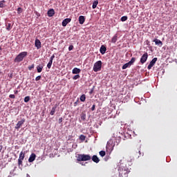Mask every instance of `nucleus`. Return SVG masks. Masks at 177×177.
Listing matches in <instances>:
<instances>
[{"label":"nucleus","mask_w":177,"mask_h":177,"mask_svg":"<svg viewBox=\"0 0 177 177\" xmlns=\"http://www.w3.org/2000/svg\"><path fill=\"white\" fill-rule=\"evenodd\" d=\"M98 3H99V1L97 0L94 1L92 6L93 9H96V6H97Z\"/></svg>","instance_id":"aec40b11"},{"label":"nucleus","mask_w":177,"mask_h":177,"mask_svg":"<svg viewBox=\"0 0 177 177\" xmlns=\"http://www.w3.org/2000/svg\"><path fill=\"white\" fill-rule=\"evenodd\" d=\"M26 56H27V52L26 51L21 52L14 59L15 63H20V62H23Z\"/></svg>","instance_id":"f257e3e1"},{"label":"nucleus","mask_w":177,"mask_h":177,"mask_svg":"<svg viewBox=\"0 0 177 177\" xmlns=\"http://www.w3.org/2000/svg\"><path fill=\"white\" fill-rule=\"evenodd\" d=\"M0 75H1V71H0Z\"/></svg>","instance_id":"5fc2aeb1"},{"label":"nucleus","mask_w":177,"mask_h":177,"mask_svg":"<svg viewBox=\"0 0 177 177\" xmlns=\"http://www.w3.org/2000/svg\"><path fill=\"white\" fill-rule=\"evenodd\" d=\"M153 41L155 42L156 45H158V46H160V48L162 46V41H161V40L156 39Z\"/></svg>","instance_id":"ddd939ff"},{"label":"nucleus","mask_w":177,"mask_h":177,"mask_svg":"<svg viewBox=\"0 0 177 177\" xmlns=\"http://www.w3.org/2000/svg\"><path fill=\"white\" fill-rule=\"evenodd\" d=\"M118 177H122V172H121V169L119 170V176Z\"/></svg>","instance_id":"79ce46f5"},{"label":"nucleus","mask_w":177,"mask_h":177,"mask_svg":"<svg viewBox=\"0 0 177 177\" xmlns=\"http://www.w3.org/2000/svg\"><path fill=\"white\" fill-rule=\"evenodd\" d=\"M79 22H80V24H84V23L85 22V17L80 16L79 17Z\"/></svg>","instance_id":"dca6fc26"},{"label":"nucleus","mask_w":177,"mask_h":177,"mask_svg":"<svg viewBox=\"0 0 177 177\" xmlns=\"http://www.w3.org/2000/svg\"><path fill=\"white\" fill-rule=\"evenodd\" d=\"M71 21V18H66V19H64L62 23V26L66 27V26H67V24L68 23H70Z\"/></svg>","instance_id":"6e6552de"},{"label":"nucleus","mask_w":177,"mask_h":177,"mask_svg":"<svg viewBox=\"0 0 177 177\" xmlns=\"http://www.w3.org/2000/svg\"><path fill=\"white\" fill-rule=\"evenodd\" d=\"M73 49H74V46L73 45L69 46L68 50L71 51V50H73Z\"/></svg>","instance_id":"f704fd0d"},{"label":"nucleus","mask_w":177,"mask_h":177,"mask_svg":"<svg viewBox=\"0 0 177 177\" xmlns=\"http://www.w3.org/2000/svg\"><path fill=\"white\" fill-rule=\"evenodd\" d=\"M77 161H88L89 155L78 154L77 157Z\"/></svg>","instance_id":"7ed1b4c3"},{"label":"nucleus","mask_w":177,"mask_h":177,"mask_svg":"<svg viewBox=\"0 0 177 177\" xmlns=\"http://www.w3.org/2000/svg\"><path fill=\"white\" fill-rule=\"evenodd\" d=\"M106 50H107V48L105 47L104 45H102L100 48V52L101 55H104V53H106Z\"/></svg>","instance_id":"f8f14e48"},{"label":"nucleus","mask_w":177,"mask_h":177,"mask_svg":"<svg viewBox=\"0 0 177 177\" xmlns=\"http://www.w3.org/2000/svg\"><path fill=\"white\" fill-rule=\"evenodd\" d=\"M41 80V75H39L37 76L36 78H35V81H39Z\"/></svg>","instance_id":"ea45409f"},{"label":"nucleus","mask_w":177,"mask_h":177,"mask_svg":"<svg viewBox=\"0 0 177 177\" xmlns=\"http://www.w3.org/2000/svg\"><path fill=\"white\" fill-rule=\"evenodd\" d=\"M35 45L37 48V49H41V41L38 39H35Z\"/></svg>","instance_id":"9b49d317"},{"label":"nucleus","mask_w":177,"mask_h":177,"mask_svg":"<svg viewBox=\"0 0 177 177\" xmlns=\"http://www.w3.org/2000/svg\"><path fill=\"white\" fill-rule=\"evenodd\" d=\"M24 102L25 103H28V102H30V96L25 97Z\"/></svg>","instance_id":"cd10ccee"},{"label":"nucleus","mask_w":177,"mask_h":177,"mask_svg":"<svg viewBox=\"0 0 177 177\" xmlns=\"http://www.w3.org/2000/svg\"><path fill=\"white\" fill-rule=\"evenodd\" d=\"M85 99H86V97L85 95L83 94L82 95H81L80 97L81 102H85Z\"/></svg>","instance_id":"a878e982"},{"label":"nucleus","mask_w":177,"mask_h":177,"mask_svg":"<svg viewBox=\"0 0 177 177\" xmlns=\"http://www.w3.org/2000/svg\"><path fill=\"white\" fill-rule=\"evenodd\" d=\"M53 59H55V54H53L50 58V62H53Z\"/></svg>","instance_id":"4c0bfd02"},{"label":"nucleus","mask_w":177,"mask_h":177,"mask_svg":"<svg viewBox=\"0 0 177 177\" xmlns=\"http://www.w3.org/2000/svg\"><path fill=\"white\" fill-rule=\"evenodd\" d=\"M57 106H53L50 113V115H55V113L56 112Z\"/></svg>","instance_id":"412c9836"},{"label":"nucleus","mask_w":177,"mask_h":177,"mask_svg":"<svg viewBox=\"0 0 177 177\" xmlns=\"http://www.w3.org/2000/svg\"><path fill=\"white\" fill-rule=\"evenodd\" d=\"M124 175H128V171H126V172L124 173Z\"/></svg>","instance_id":"3c124183"},{"label":"nucleus","mask_w":177,"mask_h":177,"mask_svg":"<svg viewBox=\"0 0 177 177\" xmlns=\"http://www.w3.org/2000/svg\"><path fill=\"white\" fill-rule=\"evenodd\" d=\"M6 30H8V31H10L11 28H10V24H8L7 27H6Z\"/></svg>","instance_id":"72a5a7b5"},{"label":"nucleus","mask_w":177,"mask_h":177,"mask_svg":"<svg viewBox=\"0 0 177 177\" xmlns=\"http://www.w3.org/2000/svg\"><path fill=\"white\" fill-rule=\"evenodd\" d=\"M0 50H2V48H1V46H0Z\"/></svg>","instance_id":"864d4df0"},{"label":"nucleus","mask_w":177,"mask_h":177,"mask_svg":"<svg viewBox=\"0 0 177 177\" xmlns=\"http://www.w3.org/2000/svg\"><path fill=\"white\" fill-rule=\"evenodd\" d=\"M42 68H44V66L39 64L37 66V73H41Z\"/></svg>","instance_id":"f3484780"},{"label":"nucleus","mask_w":177,"mask_h":177,"mask_svg":"<svg viewBox=\"0 0 177 177\" xmlns=\"http://www.w3.org/2000/svg\"><path fill=\"white\" fill-rule=\"evenodd\" d=\"M14 93L15 95H17L19 93V91L17 90L14 91Z\"/></svg>","instance_id":"37998d69"},{"label":"nucleus","mask_w":177,"mask_h":177,"mask_svg":"<svg viewBox=\"0 0 177 177\" xmlns=\"http://www.w3.org/2000/svg\"><path fill=\"white\" fill-rule=\"evenodd\" d=\"M81 118H82V120H85L86 118V115H85L84 113L82 114Z\"/></svg>","instance_id":"c9c22d12"},{"label":"nucleus","mask_w":177,"mask_h":177,"mask_svg":"<svg viewBox=\"0 0 177 177\" xmlns=\"http://www.w3.org/2000/svg\"><path fill=\"white\" fill-rule=\"evenodd\" d=\"M136 60V58L132 57L131 60L129 62V63L132 66V64L135 63Z\"/></svg>","instance_id":"5701e85b"},{"label":"nucleus","mask_w":177,"mask_h":177,"mask_svg":"<svg viewBox=\"0 0 177 177\" xmlns=\"http://www.w3.org/2000/svg\"><path fill=\"white\" fill-rule=\"evenodd\" d=\"M3 47H4V48H8V43L5 44L3 45Z\"/></svg>","instance_id":"49530a36"},{"label":"nucleus","mask_w":177,"mask_h":177,"mask_svg":"<svg viewBox=\"0 0 177 177\" xmlns=\"http://www.w3.org/2000/svg\"><path fill=\"white\" fill-rule=\"evenodd\" d=\"M90 93H93V88L91 90Z\"/></svg>","instance_id":"de8ad7c7"},{"label":"nucleus","mask_w":177,"mask_h":177,"mask_svg":"<svg viewBox=\"0 0 177 177\" xmlns=\"http://www.w3.org/2000/svg\"><path fill=\"white\" fill-rule=\"evenodd\" d=\"M92 161H93L94 162H95L96 164H97L99 162V161H100V160L99 159V158L97 157V156L94 155L92 157Z\"/></svg>","instance_id":"4468645a"},{"label":"nucleus","mask_w":177,"mask_h":177,"mask_svg":"<svg viewBox=\"0 0 177 177\" xmlns=\"http://www.w3.org/2000/svg\"><path fill=\"white\" fill-rule=\"evenodd\" d=\"M131 65L130 64V63L128 62V63L124 64V65L122 66V70H125V69L128 68V67H131Z\"/></svg>","instance_id":"a211bd4d"},{"label":"nucleus","mask_w":177,"mask_h":177,"mask_svg":"<svg viewBox=\"0 0 177 177\" xmlns=\"http://www.w3.org/2000/svg\"><path fill=\"white\" fill-rule=\"evenodd\" d=\"M5 1L4 0H2L0 1V8H4L5 7Z\"/></svg>","instance_id":"393cba45"},{"label":"nucleus","mask_w":177,"mask_h":177,"mask_svg":"<svg viewBox=\"0 0 177 177\" xmlns=\"http://www.w3.org/2000/svg\"><path fill=\"white\" fill-rule=\"evenodd\" d=\"M128 20V17L123 16L121 17V21H127Z\"/></svg>","instance_id":"bb28decb"},{"label":"nucleus","mask_w":177,"mask_h":177,"mask_svg":"<svg viewBox=\"0 0 177 177\" xmlns=\"http://www.w3.org/2000/svg\"><path fill=\"white\" fill-rule=\"evenodd\" d=\"M9 97H10V99H15V98L16 97V96H15V95H13V94H10V95H9Z\"/></svg>","instance_id":"e433bc0d"},{"label":"nucleus","mask_w":177,"mask_h":177,"mask_svg":"<svg viewBox=\"0 0 177 177\" xmlns=\"http://www.w3.org/2000/svg\"><path fill=\"white\" fill-rule=\"evenodd\" d=\"M37 158V155L35 153H31L28 158V162H32L35 161V158Z\"/></svg>","instance_id":"1a4fd4ad"},{"label":"nucleus","mask_w":177,"mask_h":177,"mask_svg":"<svg viewBox=\"0 0 177 177\" xmlns=\"http://www.w3.org/2000/svg\"><path fill=\"white\" fill-rule=\"evenodd\" d=\"M113 144V140H110L108 141L107 145H106V149H111V145Z\"/></svg>","instance_id":"6ab92c4d"},{"label":"nucleus","mask_w":177,"mask_h":177,"mask_svg":"<svg viewBox=\"0 0 177 177\" xmlns=\"http://www.w3.org/2000/svg\"><path fill=\"white\" fill-rule=\"evenodd\" d=\"M99 154H100V156L101 157H104V156H106V151H100L99 152Z\"/></svg>","instance_id":"b1692460"},{"label":"nucleus","mask_w":177,"mask_h":177,"mask_svg":"<svg viewBox=\"0 0 177 177\" xmlns=\"http://www.w3.org/2000/svg\"><path fill=\"white\" fill-rule=\"evenodd\" d=\"M58 122H59V124H62V122H63V118H59Z\"/></svg>","instance_id":"a19ab883"},{"label":"nucleus","mask_w":177,"mask_h":177,"mask_svg":"<svg viewBox=\"0 0 177 177\" xmlns=\"http://www.w3.org/2000/svg\"><path fill=\"white\" fill-rule=\"evenodd\" d=\"M26 177H31V176H30V174H26Z\"/></svg>","instance_id":"8fccbe9b"},{"label":"nucleus","mask_w":177,"mask_h":177,"mask_svg":"<svg viewBox=\"0 0 177 177\" xmlns=\"http://www.w3.org/2000/svg\"><path fill=\"white\" fill-rule=\"evenodd\" d=\"M80 140H82L84 142V140H85V139H86V137L84 135H80Z\"/></svg>","instance_id":"7c9ffc66"},{"label":"nucleus","mask_w":177,"mask_h":177,"mask_svg":"<svg viewBox=\"0 0 177 177\" xmlns=\"http://www.w3.org/2000/svg\"><path fill=\"white\" fill-rule=\"evenodd\" d=\"M158 58L155 57L153 58L149 63V64L147 66L148 70H151V68L153 67V66H154V64H156V63L157 62Z\"/></svg>","instance_id":"0eeeda50"},{"label":"nucleus","mask_w":177,"mask_h":177,"mask_svg":"<svg viewBox=\"0 0 177 177\" xmlns=\"http://www.w3.org/2000/svg\"><path fill=\"white\" fill-rule=\"evenodd\" d=\"M34 67H35V65H34V64H32L31 66H29L28 67V70H30V71H31V70H32V68H34Z\"/></svg>","instance_id":"2f4dec72"},{"label":"nucleus","mask_w":177,"mask_h":177,"mask_svg":"<svg viewBox=\"0 0 177 177\" xmlns=\"http://www.w3.org/2000/svg\"><path fill=\"white\" fill-rule=\"evenodd\" d=\"M112 147H114V145H113H113H111V149L112 148Z\"/></svg>","instance_id":"603ef678"},{"label":"nucleus","mask_w":177,"mask_h":177,"mask_svg":"<svg viewBox=\"0 0 177 177\" xmlns=\"http://www.w3.org/2000/svg\"><path fill=\"white\" fill-rule=\"evenodd\" d=\"M47 15L48 17H53V16H55V10L53 8L50 9L47 12Z\"/></svg>","instance_id":"9d476101"},{"label":"nucleus","mask_w":177,"mask_h":177,"mask_svg":"<svg viewBox=\"0 0 177 177\" xmlns=\"http://www.w3.org/2000/svg\"><path fill=\"white\" fill-rule=\"evenodd\" d=\"M23 12V8H17V14L18 15H20V13H21Z\"/></svg>","instance_id":"c85d7f7f"},{"label":"nucleus","mask_w":177,"mask_h":177,"mask_svg":"<svg viewBox=\"0 0 177 177\" xmlns=\"http://www.w3.org/2000/svg\"><path fill=\"white\" fill-rule=\"evenodd\" d=\"M25 157H26V153L21 151L19 154V158L18 159L19 168H21V167H23V160H24Z\"/></svg>","instance_id":"f03ea898"},{"label":"nucleus","mask_w":177,"mask_h":177,"mask_svg":"<svg viewBox=\"0 0 177 177\" xmlns=\"http://www.w3.org/2000/svg\"><path fill=\"white\" fill-rule=\"evenodd\" d=\"M8 77L10 80H12L13 78V73H9Z\"/></svg>","instance_id":"58836bf2"},{"label":"nucleus","mask_w":177,"mask_h":177,"mask_svg":"<svg viewBox=\"0 0 177 177\" xmlns=\"http://www.w3.org/2000/svg\"><path fill=\"white\" fill-rule=\"evenodd\" d=\"M24 122H26V119L24 118L21 120L20 121H18L15 126V129H20V128L23 127V124H24Z\"/></svg>","instance_id":"39448f33"},{"label":"nucleus","mask_w":177,"mask_h":177,"mask_svg":"<svg viewBox=\"0 0 177 177\" xmlns=\"http://www.w3.org/2000/svg\"><path fill=\"white\" fill-rule=\"evenodd\" d=\"M117 38H118L117 35H114V36L113 37V38L111 39V42H112L113 44H115V42H117V39H118Z\"/></svg>","instance_id":"4be33fe9"},{"label":"nucleus","mask_w":177,"mask_h":177,"mask_svg":"<svg viewBox=\"0 0 177 177\" xmlns=\"http://www.w3.org/2000/svg\"><path fill=\"white\" fill-rule=\"evenodd\" d=\"M73 74H80L81 73V69L78 68H74L72 71Z\"/></svg>","instance_id":"2eb2a0df"},{"label":"nucleus","mask_w":177,"mask_h":177,"mask_svg":"<svg viewBox=\"0 0 177 177\" xmlns=\"http://www.w3.org/2000/svg\"><path fill=\"white\" fill-rule=\"evenodd\" d=\"M95 105H93V106H92V107H91V110H92V111H93L95 110Z\"/></svg>","instance_id":"c03bdc74"},{"label":"nucleus","mask_w":177,"mask_h":177,"mask_svg":"<svg viewBox=\"0 0 177 177\" xmlns=\"http://www.w3.org/2000/svg\"><path fill=\"white\" fill-rule=\"evenodd\" d=\"M53 63V62L52 61H49V62L47 64V67L48 68H50V67H52V64Z\"/></svg>","instance_id":"c756f323"},{"label":"nucleus","mask_w":177,"mask_h":177,"mask_svg":"<svg viewBox=\"0 0 177 177\" xmlns=\"http://www.w3.org/2000/svg\"><path fill=\"white\" fill-rule=\"evenodd\" d=\"M138 153L140 156H143V153H142V151H140V150H138Z\"/></svg>","instance_id":"a18cd8bd"},{"label":"nucleus","mask_w":177,"mask_h":177,"mask_svg":"<svg viewBox=\"0 0 177 177\" xmlns=\"http://www.w3.org/2000/svg\"><path fill=\"white\" fill-rule=\"evenodd\" d=\"M2 147H3L2 145H1L0 146V153H1V150H2Z\"/></svg>","instance_id":"09e8293b"},{"label":"nucleus","mask_w":177,"mask_h":177,"mask_svg":"<svg viewBox=\"0 0 177 177\" xmlns=\"http://www.w3.org/2000/svg\"><path fill=\"white\" fill-rule=\"evenodd\" d=\"M102 70V61L97 62L93 66V71L97 73V71H100Z\"/></svg>","instance_id":"20e7f679"},{"label":"nucleus","mask_w":177,"mask_h":177,"mask_svg":"<svg viewBox=\"0 0 177 177\" xmlns=\"http://www.w3.org/2000/svg\"><path fill=\"white\" fill-rule=\"evenodd\" d=\"M148 57L149 55L147 54V53L143 54V55L140 58V63H142V64H145V63H146V62L147 61Z\"/></svg>","instance_id":"423d86ee"},{"label":"nucleus","mask_w":177,"mask_h":177,"mask_svg":"<svg viewBox=\"0 0 177 177\" xmlns=\"http://www.w3.org/2000/svg\"><path fill=\"white\" fill-rule=\"evenodd\" d=\"M80 78V75H75L73 77V80H78Z\"/></svg>","instance_id":"473e14b6"}]
</instances>
